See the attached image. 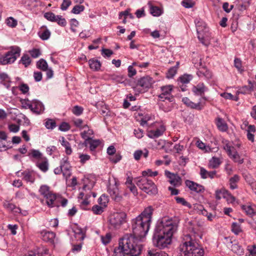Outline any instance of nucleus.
<instances>
[{"instance_id": "obj_1", "label": "nucleus", "mask_w": 256, "mask_h": 256, "mask_svg": "<svg viewBox=\"0 0 256 256\" xmlns=\"http://www.w3.org/2000/svg\"><path fill=\"white\" fill-rule=\"evenodd\" d=\"M154 208H146L136 218L132 220V234H127L120 238L118 246L114 250V256H140L142 245L141 240L148 234L152 222Z\"/></svg>"}, {"instance_id": "obj_2", "label": "nucleus", "mask_w": 256, "mask_h": 256, "mask_svg": "<svg viewBox=\"0 0 256 256\" xmlns=\"http://www.w3.org/2000/svg\"><path fill=\"white\" fill-rule=\"evenodd\" d=\"M178 221L166 217L159 220L152 236L154 245L159 249L168 248L172 243V238L176 231Z\"/></svg>"}, {"instance_id": "obj_3", "label": "nucleus", "mask_w": 256, "mask_h": 256, "mask_svg": "<svg viewBox=\"0 0 256 256\" xmlns=\"http://www.w3.org/2000/svg\"><path fill=\"white\" fill-rule=\"evenodd\" d=\"M178 250L179 256H204V254L202 247L190 234L184 236Z\"/></svg>"}, {"instance_id": "obj_4", "label": "nucleus", "mask_w": 256, "mask_h": 256, "mask_svg": "<svg viewBox=\"0 0 256 256\" xmlns=\"http://www.w3.org/2000/svg\"><path fill=\"white\" fill-rule=\"evenodd\" d=\"M136 184L140 189L148 194H155L157 193L156 184L152 180L146 177L142 176L138 178Z\"/></svg>"}, {"instance_id": "obj_5", "label": "nucleus", "mask_w": 256, "mask_h": 256, "mask_svg": "<svg viewBox=\"0 0 256 256\" xmlns=\"http://www.w3.org/2000/svg\"><path fill=\"white\" fill-rule=\"evenodd\" d=\"M10 50L4 56L0 57V64L6 65L14 63L18 57L20 56L21 49L18 46H12Z\"/></svg>"}, {"instance_id": "obj_6", "label": "nucleus", "mask_w": 256, "mask_h": 256, "mask_svg": "<svg viewBox=\"0 0 256 256\" xmlns=\"http://www.w3.org/2000/svg\"><path fill=\"white\" fill-rule=\"evenodd\" d=\"M126 215L124 212H116L110 216V224L114 228H119L126 222Z\"/></svg>"}, {"instance_id": "obj_7", "label": "nucleus", "mask_w": 256, "mask_h": 256, "mask_svg": "<svg viewBox=\"0 0 256 256\" xmlns=\"http://www.w3.org/2000/svg\"><path fill=\"white\" fill-rule=\"evenodd\" d=\"M208 28L206 26L204 23L198 22L196 24V32L198 33V38L203 44L208 46V35L206 32H208Z\"/></svg>"}, {"instance_id": "obj_8", "label": "nucleus", "mask_w": 256, "mask_h": 256, "mask_svg": "<svg viewBox=\"0 0 256 256\" xmlns=\"http://www.w3.org/2000/svg\"><path fill=\"white\" fill-rule=\"evenodd\" d=\"M153 82L154 80L150 76H144L138 80L136 86L135 88L140 89L138 87H141L142 90H139L138 92H143L150 88L152 86Z\"/></svg>"}, {"instance_id": "obj_9", "label": "nucleus", "mask_w": 256, "mask_h": 256, "mask_svg": "<svg viewBox=\"0 0 256 256\" xmlns=\"http://www.w3.org/2000/svg\"><path fill=\"white\" fill-rule=\"evenodd\" d=\"M195 67L198 68L196 72L197 75L200 78H204L206 79H210L212 77V73L208 68L203 66L201 59L198 63H194Z\"/></svg>"}, {"instance_id": "obj_10", "label": "nucleus", "mask_w": 256, "mask_h": 256, "mask_svg": "<svg viewBox=\"0 0 256 256\" xmlns=\"http://www.w3.org/2000/svg\"><path fill=\"white\" fill-rule=\"evenodd\" d=\"M166 176L168 178V182L174 186H178L181 184V178L176 174H174L168 170H165Z\"/></svg>"}, {"instance_id": "obj_11", "label": "nucleus", "mask_w": 256, "mask_h": 256, "mask_svg": "<svg viewBox=\"0 0 256 256\" xmlns=\"http://www.w3.org/2000/svg\"><path fill=\"white\" fill-rule=\"evenodd\" d=\"M108 192L110 194L112 198L116 202H120L122 199V196L119 194L118 188L116 185L110 186Z\"/></svg>"}, {"instance_id": "obj_12", "label": "nucleus", "mask_w": 256, "mask_h": 256, "mask_svg": "<svg viewBox=\"0 0 256 256\" xmlns=\"http://www.w3.org/2000/svg\"><path fill=\"white\" fill-rule=\"evenodd\" d=\"M60 167L62 170L64 176H70V166L68 162V158L64 157L60 161Z\"/></svg>"}, {"instance_id": "obj_13", "label": "nucleus", "mask_w": 256, "mask_h": 256, "mask_svg": "<svg viewBox=\"0 0 256 256\" xmlns=\"http://www.w3.org/2000/svg\"><path fill=\"white\" fill-rule=\"evenodd\" d=\"M186 186H188L190 190L195 192L197 193H200L204 192V187L196 182L190 180H186L185 182Z\"/></svg>"}, {"instance_id": "obj_14", "label": "nucleus", "mask_w": 256, "mask_h": 256, "mask_svg": "<svg viewBox=\"0 0 256 256\" xmlns=\"http://www.w3.org/2000/svg\"><path fill=\"white\" fill-rule=\"evenodd\" d=\"M44 110L43 104L38 100H33L32 101V108L31 110L36 114L42 113Z\"/></svg>"}, {"instance_id": "obj_15", "label": "nucleus", "mask_w": 256, "mask_h": 256, "mask_svg": "<svg viewBox=\"0 0 256 256\" xmlns=\"http://www.w3.org/2000/svg\"><path fill=\"white\" fill-rule=\"evenodd\" d=\"M166 129L164 126H160V128L156 130H150L148 132L147 136L148 138H157L162 136Z\"/></svg>"}, {"instance_id": "obj_16", "label": "nucleus", "mask_w": 256, "mask_h": 256, "mask_svg": "<svg viewBox=\"0 0 256 256\" xmlns=\"http://www.w3.org/2000/svg\"><path fill=\"white\" fill-rule=\"evenodd\" d=\"M4 207L8 211L14 214H19L20 212V209L17 207L14 204L11 203L10 201L4 200L3 202Z\"/></svg>"}, {"instance_id": "obj_17", "label": "nucleus", "mask_w": 256, "mask_h": 256, "mask_svg": "<svg viewBox=\"0 0 256 256\" xmlns=\"http://www.w3.org/2000/svg\"><path fill=\"white\" fill-rule=\"evenodd\" d=\"M182 102L187 106L191 108L197 110H201L202 109V106L200 105V102H198V103H194L187 97L183 98L182 99Z\"/></svg>"}, {"instance_id": "obj_18", "label": "nucleus", "mask_w": 256, "mask_h": 256, "mask_svg": "<svg viewBox=\"0 0 256 256\" xmlns=\"http://www.w3.org/2000/svg\"><path fill=\"white\" fill-rule=\"evenodd\" d=\"M207 88L203 83H199L192 88V90L196 95L202 96L206 91Z\"/></svg>"}, {"instance_id": "obj_19", "label": "nucleus", "mask_w": 256, "mask_h": 256, "mask_svg": "<svg viewBox=\"0 0 256 256\" xmlns=\"http://www.w3.org/2000/svg\"><path fill=\"white\" fill-rule=\"evenodd\" d=\"M42 240L46 242L53 243L56 237V234L52 232H43L42 233Z\"/></svg>"}, {"instance_id": "obj_20", "label": "nucleus", "mask_w": 256, "mask_h": 256, "mask_svg": "<svg viewBox=\"0 0 256 256\" xmlns=\"http://www.w3.org/2000/svg\"><path fill=\"white\" fill-rule=\"evenodd\" d=\"M40 30L38 32V36L44 40H48L50 36V31L45 26L41 27Z\"/></svg>"}, {"instance_id": "obj_21", "label": "nucleus", "mask_w": 256, "mask_h": 256, "mask_svg": "<svg viewBox=\"0 0 256 256\" xmlns=\"http://www.w3.org/2000/svg\"><path fill=\"white\" fill-rule=\"evenodd\" d=\"M45 198H46V202L47 204L50 207H54L55 206H58L55 204V201L58 200L56 194L50 192Z\"/></svg>"}, {"instance_id": "obj_22", "label": "nucleus", "mask_w": 256, "mask_h": 256, "mask_svg": "<svg viewBox=\"0 0 256 256\" xmlns=\"http://www.w3.org/2000/svg\"><path fill=\"white\" fill-rule=\"evenodd\" d=\"M88 64L90 68L94 71L100 70L102 65L99 60L94 58L88 60Z\"/></svg>"}, {"instance_id": "obj_23", "label": "nucleus", "mask_w": 256, "mask_h": 256, "mask_svg": "<svg viewBox=\"0 0 256 256\" xmlns=\"http://www.w3.org/2000/svg\"><path fill=\"white\" fill-rule=\"evenodd\" d=\"M41 160V162H36V166L40 168L41 171L44 172H46L48 170V160L46 158L44 157Z\"/></svg>"}, {"instance_id": "obj_24", "label": "nucleus", "mask_w": 256, "mask_h": 256, "mask_svg": "<svg viewBox=\"0 0 256 256\" xmlns=\"http://www.w3.org/2000/svg\"><path fill=\"white\" fill-rule=\"evenodd\" d=\"M216 125L218 129L221 132H226L228 129L227 124L221 118H218L216 119Z\"/></svg>"}, {"instance_id": "obj_25", "label": "nucleus", "mask_w": 256, "mask_h": 256, "mask_svg": "<svg viewBox=\"0 0 256 256\" xmlns=\"http://www.w3.org/2000/svg\"><path fill=\"white\" fill-rule=\"evenodd\" d=\"M75 237L80 240H83L85 238V233L80 227L76 226L73 230Z\"/></svg>"}, {"instance_id": "obj_26", "label": "nucleus", "mask_w": 256, "mask_h": 256, "mask_svg": "<svg viewBox=\"0 0 256 256\" xmlns=\"http://www.w3.org/2000/svg\"><path fill=\"white\" fill-rule=\"evenodd\" d=\"M21 176H23V179L26 182H34V178L32 176V172L28 170H26L21 172Z\"/></svg>"}, {"instance_id": "obj_27", "label": "nucleus", "mask_w": 256, "mask_h": 256, "mask_svg": "<svg viewBox=\"0 0 256 256\" xmlns=\"http://www.w3.org/2000/svg\"><path fill=\"white\" fill-rule=\"evenodd\" d=\"M240 177L238 174H234L230 178L229 180V184L231 190H234L238 188L237 183L239 182Z\"/></svg>"}, {"instance_id": "obj_28", "label": "nucleus", "mask_w": 256, "mask_h": 256, "mask_svg": "<svg viewBox=\"0 0 256 256\" xmlns=\"http://www.w3.org/2000/svg\"><path fill=\"white\" fill-rule=\"evenodd\" d=\"M242 209L248 216L250 217H252L256 214V210L250 205H242Z\"/></svg>"}, {"instance_id": "obj_29", "label": "nucleus", "mask_w": 256, "mask_h": 256, "mask_svg": "<svg viewBox=\"0 0 256 256\" xmlns=\"http://www.w3.org/2000/svg\"><path fill=\"white\" fill-rule=\"evenodd\" d=\"M221 162L219 158L212 157L210 160L208 164V167L210 168H216L220 164Z\"/></svg>"}, {"instance_id": "obj_30", "label": "nucleus", "mask_w": 256, "mask_h": 256, "mask_svg": "<svg viewBox=\"0 0 256 256\" xmlns=\"http://www.w3.org/2000/svg\"><path fill=\"white\" fill-rule=\"evenodd\" d=\"M148 4L150 8V13L154 16H158L162 14V10L157 6H154L149 2Z\"/></svg>"}, {"instance_id": "obj_31", "label": "nucleus", "mask_w": 256, "mask_h": 256, "mask_svg": "<svg viewBox=\"0 0 256 256\" xmlns=\"http://www.w3.org/2000/svg\"><path fill=\"white\" fill-rule=\"evenodd\" d=\"M61 144L65 148V152L67 154H70L72 152L70 144L66 140L64 137H62L60 140Z\"/></svg>"}, {"instance_id": "obj_32", "label": "nucleus", "mask_w": 256, "mask_h": 256, "mask_svg": "<svg viewBox=\"0 0 256 256\" xmlns=\"http://www.w3.org/2000/svg\"><path fill=\"white\" fill-rule=\"evenodd\" d=\"M232 250L238 255H242L244 254V250L241 246L238 244H234L232 246Z\"/></svg>"}, {"instance_id": "obj_33", "label": "nucleus", "mask_w": 256, "mask_h": 256, "mask_svg": "<svg viewBox=\"0 0 256 256\" xmlns=\"http://www.w3.org/2000/svg\"><path fill=\"white\" fill-rule=\"evenodd\" d=\"M148 256H168V254L165 252L152 249L150 250L148 252Z\"/></svg>"}, {"instance_id": "obj_34", "label": "nucleus", "mask_w": 256, "mask_h": 256, "mask_svg": "<svg viewBox=\"0 0 256 256\" xmlns=\"http://www.w3.org/2000/svg\"><path fill=\"white\" fill-rule=\"evenodd\" d=\"M178 65H179V62H177L175 66L170 68L168 70V72L166 73V78H172L175 76V74H176V73L177 72Z\"/></svg>"}, {"instance_id": "obj_35", "label": "nucleus", "mask_w": 256, "mask_h": 256, "mask_svg": "<svg viewBox=\"0 0 256 256\" xmlns=\"http://www.w3.org/2000/svg\"><path fill=\"white\" fill-rule=\"evenodd\" d=\"M28 156L30 158H33L39 160H41L44 158L42 154L38 150L34 149L30 150V152L28 154Z\"/></svg>"}, {"instance_id": "obj_36", "label": "nucleus", "mask_w": 256, "mask_h": 256, "mask_svg": "<svg viewBox=\"0 0 256 256\" xmlns=\"http://www.w3.org/2000/svg\"><path fill=\"white\" fill-rule=\"evenodd\" d=\"M93 134V130L92 129L88 128L87 130H84L82 132L80 136L83 139L85 140V142H86L87 141H88L91 139L90 136H92Z\"/></svg>"}, {"instance_id": "obj_37", "label": "nucleus", "mask_w": 256, "mask_h": 256, "mask_svg": "<svg viewBox=\"0 0 256 256\" xmlns=\"http://www.w3.org/2000/svg\"><path fill=\"white\" fill-rule=\"evenodd\" d=\"M234 162L238 164L244 162V158H242L238 152L235 150L232 153V155L228 156Z\"/></svg>"}, {"instance_id": "obj_38", "label": "nucleus", "mask_w": 256, "mask_h": 256, "mask_svg": "<svg viewBox=\"0 0 256 256\" xmlns=\"http://www.w3.org/2000/svg\"><path fill=\"white\" fill-rule=\"evenodd\" d=\"M36 67L43 71H46L48 68V63L46 60L41 58L36 62Z\"/></svg>"}, {"instance_id": "obj_39", "label": "nucleus", "mask_w": 256, "mask_h": 256, "mask_svg": "<svg viewBox=\"0 0 256 256\" xmlns=\"http://www.w3.org/2000/svg\"><path fill=\"white\" fill-rule=\"evenodd\" d=\"M253 89L254 88L252 85L250 86H244L240 88L238 90L237 93L246 94L250 93L253 90Z\"/></svg>"}, {"instance_id": "obj_40", "label": "nucleus", "mask_w": 256, "mask_h": 256, "mask_svg": "<svg viewBox=\"0 0 256 256\" xmlns=\"http://www.w3.org/2000/svg\"><path fill=\"white\" fill-rule=\"evenodd\" d=\"M90 144V150L93 151L100 144V142L98 140H92V138L87 141Z\"/></svg>"}, {"instance_id": "obj_41", "label": "nucleus", "mask_w": 256, "mask_h": 256, "mask_svg": "<svg viewBox=\"0 0 256 256\" xmlns=\"http://www.w3.org/2000/svg\"><path fill=\"white\" fill-rule=\"evenodd\" d=\"M174 199L177 204H180L182 206H186L188 208H192L191 204L188 202L184 198L176 196L174 198Z\"/></svg>"}, {"instance_id": "obj_42", "label": "nucleus", "mask_w": 256, "mask_h": 256, "mask_svg": "<svg viewBox=\"0 0 256 256\" xmlns=\"http://www.w3.org/2000/svg\"><path fill=\"white\" fill-rule=\"evenodd\" d=\"M20 62L24 65V66L26 68L30 64L31 60L28 54H24L21 58Z\"/></svg>"}, {"instance_id": "obj_43", "label": "nucleus", "mask_w": 256, "mask_h": 256, "mask_svg": "<svg viewBox=\"0 0 256 256\" xmlns=\"http://www.w3.org/2000/svg\"><path fill=\"white\" fill-rule=\"evenodd\" d=\"M232 231L236 235L242 232L240 226L237 222H232L231 226Z\"/></svg>"}, {"instance_id": "obj_44", "label": "nucleus", "mask_w": 256, "mask_h": 256, "mask_svg": "<svg viewBox=\"0 0 256 256\" xmlns=\"http://www.w3.org/2000/svg\"><path fill=\"white\" fill-rule=\"evenodd\" d=\"M0 80H1V84H4L6 88L9 87V85L4 83V82H10V78L8 76L5 72L0 73Z\"/></svg>"}, {"instance_id": "obj_45", "label": "nucleus", "mask_w": 256, "mask_h": 256, "mask_svg": "<svg viewBox=\"0 0 256 256\" xmlns=\"http://www.w3.org/2000/svg\"><path fill=\"white\" fill-rule=\"evenodd\" d=\"M39 192L40 194L42 195L44 198L51 192L49 187L46 185L42 186L39 190Z\"/></svg>"}, {"instance_id": "obj_46", "label": "nucleus", "mask_w": 256, "mask_h": 256, "mask_svg": "<svg viewBox=\"0 0 256 256\" xmlns=\"http://www.w3.org/2000/svg\"><path fill=\"white\" fill-rule=\"evenodd\" d=\"M44 125L46 128L50 130H53L56 126L55 120L52 119H48L45 122Z\"/></svg>"}, {"instance_id": "obj_47", "label": "nucleus", "mask_w": 256, "mask_h": 256, "mask_svg": "<svg viewBox=\"0 0 256 256\" xmlns=\"http://www.w3.org/2000/svg\"><path fill=\"white\" fill-rule=\"evenodd\" d=\"M74 126L79 128L82 129L86 128H88L87 124L83 125V120L80 118H76L73 121Z\"/></svg>"}, {"instance_id": "obj_48", "label": "nucleus", "mask_w": 256, "mask_h": 256, "mask_svg": "<svg viewBox=\"0 0 256 256\" xmlns=\"http://www.w3.org/2000/svg\"><path fill=\"white\" fill-rule=\"evenodd\" d=\"M142 176L146 177V176H156L158 174L157 171L152 172L150 169H148L142 172Z\"/></svg>"}, {"instance_id": "obj_49", "label": "nucleus", "mask_w": 256, "mask_h": 256, "mask_svg": "<svg viewBox=\"0 0 256 256\" xmlns=\"http://www.w3.org/2000/svg\"><path fill=\"white\" fill-rule=\"evenodd\" d=\"M84 10V6L82 5L78 4L75 6L72 10V12L74 14H79Z\"/></svg>"}, {"instance_id": "obj_50", "label": "nucleus", "mask_w": 256, "mask_h": 256, "mask_svg": "<svg viewBox=\"0 0 256 256\" xmlns=\"http://www.w3.org/2000/svg\"><path fill=\"white\" fill-rule=\"evenodd\" d=\"M44 16L48 20L52 22H55L57 18V16H56L54 13L51 12L45 13Z\"/></svg>"}, {"instance_id": "obj_51", "label": "nucleus", "mask_w": 256, "mask_h": 256, "mask_svg": "<svg viewBox=\"0 0 256 256\" xmlns=\"http://www.w3.org/2000/svg\"><path fill=\"white\" fill-rule=\"evenodd\" d=\"M172 90V86L171 85L164 86L161 87L162 93L168 96L170 95Z\"/></svg>"}, {"instance_id": "obj_52", "label": "nucleus", "mask_w": 256, "mask_h": 256, "mask_svg": "<svg viewBox=\"0 0 256 256\" xmlns=\"http://www.w3.org/2000/svg\"><path fill=\"white\" fill-rule=\"evenodd\" d=\"M84 108L82 106H75L72 110V113L76 115V116H80L82 114L83 112Z\"/></svg>"}, {"instance_id": "obj_53", "label": "nucleus", "mask_w": 256, "mask_h": 256, "mask_svg": "<svg viewBox=\"0 0 256 256\" xmlns=\"http://www.w3.org/2000/svg\"><path fill=\"white\" fill-rule=\"evenodd\" d=\"M6 24L11 28H15L18 24L17 20L12 17H10L6 20Z\"/></svg>"}, {"instance_id": "obj_54", "label": "nucleus", "mask_w": 256, "mask_h": 256, "mask_svg": "<svg viewBox=\"0 0 256 256\" xmlns=\"http://www.w3.org/2000/svg\"><path fill=\"white\" fill-rule=\"evenodd\" d=\"M112 79L119 83H122L126 80V78L122 75L114 74L112 76Z\"/></svg>"}, {"instance_id": "obj_55", "label": "nucleus", "mask_w": 256, "mask_h": 256, "mask_svg": "<svg viewBox=\"0 0 256 256\" xmlns=\"http://www.w3.org/2000/svg\"><path fill=\"white\" fill-rule=\"evenodd\" d=\"M192 76L190 74H184L180 77V82L183 84H188L192 79Z\"/></svg>"}, {"instance_id": "obj_56", "label": "nucleus", "mask_w": 256, "mask_h": 256, "mask_svg": "<svg viewBox=\"0 0 256 256\" xmlns=\"http://www.w3.org/2000/svg\"><path fill=\"white\" fill-rule=\"evenodd\" d=\"M60 26H66V22L64 18H62L61 16H57L56 22Z\"/></svg>"}, {"instance_id": "obj_57", "label": "nucleus", "mask_w": 256, "mask_h": 256, "mask_svg": "<svg viewBox=\"0 0 256 256\" xmlns=\"http://www.w3.org/2000/svg\"><path fill=\"white\" fill-rule=\"evenodd\" d=\"M58 129L62 132H66L70 129L69 124L66 122H62L60 125Z\"/></svg>"}, {"instance_id": "obj_58", "label": "nucleus", "mask_w": 256, "mask_h": 256, "mask_svg": "<svg viewBox=\"0 0 256 256\" xmlns=\"http://www.w3.org/2000/svg\"><path fill=\"white\" fill-rule=\"evenodd\" d=\"M92 210L94 214H100L103 212V208L101 206L95 205L92 206Z\"/></svg>"}, {"instance_id": "obj_59", "label": "nucleus", "mask_w": 256, "mask_h": 256, "mask_svg": "<svg viewBox=\"0 0 256 256\" xmlns=\"http://www.w3.org/2000/svg\"><path fill=\"white\" fill-rule=\"evenodd\" d=\"M98 202L101 205L106 206V204L108 202V199L107 196L104 194H102L100 196L98 200Z\"/></svg>"}, {"instance_id": "obj_60", "label": "nucleus", "mask_w": 256, "mask_h": 256, "mask_svg": "<svg viewBox=\"0 0 256 256\" xmlns=\"http://www.w3.org/2000/svg\"><path fill=\"white\" fill-rule=\"evenodd\" d=\"M101 240L104 244H108L111 240V235L110 233L106 234L105 236H102Z\"/></svg>"}, {"instance_id": "obj_61", "label": "nucleus", "mask_w": 256, "mask_h": 256, "mask_svg": "<svg viewBox=\"0 0 256 256\" xmlns=\"http://www.w3.org/2000/svg\"><path fill=\"white\" fill-rule=\"evenodd\" d=\"M70 0H63L61 4L60 8L62 10H66L68 9V7L71 4Z\"/></svg>"}, {"instance_id": "obj_62", "label": "nucleus", "mask_w": 256, "mask_h": 256, "mask_svg": "<svg viewBox=\"0 0 256 256\" xmlns=\"http://www.w3.org/2000/svg\"><path fill=\"white\" fill-rule=\"evenodd\" d=\"M79 158L80 163L84 164L90 159V156L86 154H80L79 156Z\"/></svg>"}, {"instance_id": "obj_63", "label": "nucleus", "mask_w": 256, "mask_h": 256, "mask_svg": "<svg viewBox=\"0 0 256 256\" xmlns=\"http://www.w3.org/2000/svg\"><path fill=\"white\" fill-rule=\"evenodd\" d=\"M30 56L34 58L38 57L40 54V50L38 49L34 48L29 51Z\"/></svg>"}, {"instance_id": "obj_64", "label": "nucleus", "mask_w": 256, "mask_h": 256, "mask_svg": "<svg viewBox=\"0 0 256 256\" xmlns=\"http://www.w3.org/2000/svg\"><path fill=\"white\" fill-rule=\"evenodd\" d=\"M248 250L249 251L250 254L253 256H256V245L254 244L252 246H248Z\"/></svg>"}]
</instances>
